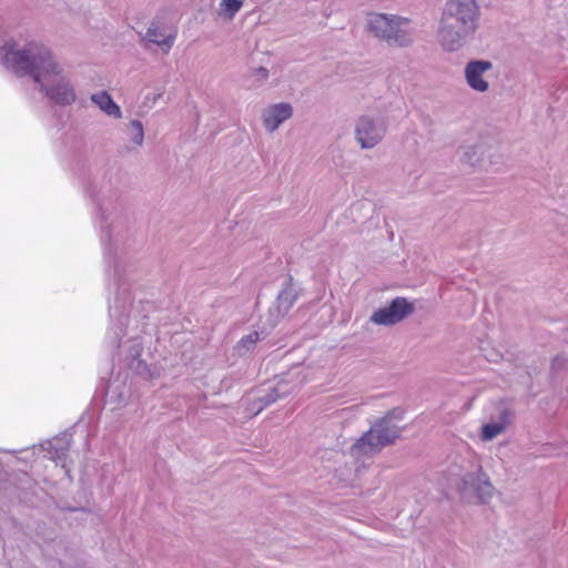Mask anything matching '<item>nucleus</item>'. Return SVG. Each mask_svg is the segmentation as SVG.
Segmentation results:
<instances>
[{
  "mask_svg": "<svg viewBox=\"0 0 568 568\" xmlns=\"http://www.w3.org/2000/svg\"><path fill=\"white\" fill-rule=\"evenodd\" d=\"M559 359H560V357H559V356L555 357V359H554V365H555Z\"/></svg>",
  "mask_w": 568,
  "mask_h": 568,
  "instance_id": "b1692460",
  "label": "nucleus"
},
{
  "mask_svg": "<svg viewBox=\"0 0 568 568\" xmlns=\"http://www.w3.org/2000/svg\"><path fill=\"white\" fill-rule=\"evenodd\" d=\"M513 416L514 413L510 409H501L499 412V417L497 422H490L483 425L480 433L481 439L491 440L496 436L501 434L505 430L506 426L510 423Z\"/></svg>",
  "mask_w": 568,
  "mask_h": 568,
  "instance_id": "ddd939ff",
  "label": "nucleus"
},
{
  "mask_svg": "<svg viewBox=\"0 0 568 568\" xmlns=\"http://www.w3.org/2000/svg\"><path fill=\"white\" fill-rule=\"evenodd\" d=\"M128 130H129V134H130V140L135 145H139V146L142 145L143 140H144V129H143L142 122L139 120H132L129 123Z\"/></svg>",
  "mask_w": 568,
  "mask_h": 568,
  "instance_id": "dca6fc26",
  "label": "nucleus"
},
{
  "mask_svg": "<svg viewBox=\"0 0 568 568\" xmlns=\"http://www.w3.org/2000/svg\"><path fill=\"white\" fill-rule=\"evenodd\" d=\"M101 242L105 263V280L109 305V325L104 338V348L124 368L144 378L153 379L160 375L159 368L142 357L144 335L151 336L148 322L152 305L139 301L133 304L131 290L134 282V264L129 254V227L125 219L109 212L104 204L99 205ZM102 395L104 406L115 410L125 406L131 396L129 373H111L109 381H101L95 396Z\"/></svg>",
  "mask_w": 568,
  "mask_h": 568,
  "instance_id": "f257e3e1",
  "label": "nucleus"
},
{
  "mask_svg": "<svg viewBox=\"0 0 568 568\" xmlns=\"http://www.w3.org/2000/svg\"><path fill=\"white\" fill-rule=\"evenodd\" d=\"M260 341V333L258 332H252L245 336H243L239 344H237V347L240 351H245V352H250L254 348L255 344Z\"/></svg>",
  "mask_w": 568,
  "mask_h": 568,
  "instance_id": "6ab92c4d",
  "label": "nucleus"
},
{
  "mask_svg": "<svg viewBox=\"0 0 568 568\" xmlns=\"http://www.w3.org/2000/svg\"><path fill=\"white\" fill-rule=\"evenodd\" d=\"M254 75L258 79H266L268 75V70L266 68L260 67L254 70Z\"/></svg>",
  "mask_w": 568,
  "mask_h": 568,
  "instance_id": "412c9836",
  "label": "nucleus"
},
{
  "mask_svg": "<svg viewBox=\"0 0 568 568\" xmlns=\"http://www.w3.org/2000/svg\"><path fill=\"white\" fill-rule=\"evenodd\" d=\"M462 494L474 493L479 503L486 504L494 494V487L485 474H467L462 481Z\"/></svg>",
  "mask_w": 568,
  "mask_h": 568,
  "instance_id": "1a4fd4ad",
  "label": "nucleus"
},
{
  "mask_svg": "<svg viewBox=\"0 0 568 568\" xmlns=\"http://www.w3.org/2000/svg\"><path fill=\"white\" fill-rule=\"evenodd\" d=\"M297 296L298 291L295 284H293L292 278L286 280L283 288L277 294L274 305L268 311L270 324L272 326H275L288 313Z\"/></svg>",
  "mask_w": 568,
  "mask_h": 568,
  "instance_id": "6e6552de",
  "label": "nucleus"
},
{
  "mask_svg": "<svg viewBox=\"0 0 568 568\" xmlns=\"http://www.w3.org/2000/svg\"><path fill=\"white\" fill-rule=\"evenodd\" d=\"M91 101L106 115L114 119L122 118L121 108L108 91H100L91 95Z\"/></svg>",
  "mask_w": 568,
  "mask_h": 568,
  "instance_id": "4468645a",
  "label": "nucleus"
},
{
  "mask_svg": "<svg viewBox=\"0 0 568 568\" xmlns=\"http://www.w3.org/2000/svg\"><path fill=\"white\" fill-rule=\"evenodd\" d=\"M242 0H222L220 7L224 17L232 19L242 8Z\"/></svg>",
  "mask_w": 568,
  "mask_h": 568,
  "instance_id": "a211bd4d",
  "label": "nucleus"
},
{
  "mask_svg": "<svg viewBox=\"0 0 568 568\" xmlns=\"http://www.w3.org/2000/svg\"><path fill=\"white\" fill-rule=\"evenodd\" d=\"M4 64L19 75L30 74L53 102L69 103L68 80L50 52L43 47L30 44L24 50L9 48L4 54Z\"/></svg>",
  "mask_w": 568,
  "mask_h": 568,
  "instance_id": "f03ea898",
  "label": "nucleus"
},
{
  "mask_svg": "<svg viewBox=\"0 0 568 568\" xmlns=\"http://www.w3.org/2000/svg\"><path fill=\"white\" fill-rule=\"evenodd\" d=\"M483 156V148L480 145L468 146L462 158V161L470 166H475Z\"/></svg>",
  "mask_w": 568,
  "mask_h": 568,
  "instance_id": "f3484780",
  "label": "nucleus"
},
{
  "mask_svg": "<svg viewBox=\"0 0 568 568\" xmlns=\"http://www.w3.org/2000/svg\"><path fill=\"white\" fill-rule=\"evenodd\" d=\"M480 10L476 0H448L438 27V41L448 52L460 50L478 29Z\"/></svg>",
  "mask_w": 568,
  "mask_h": 568,
  "instance_id": "7ed1b4c3",
  "label": "nucleus"
},
{
  "mask_svg": "<svg viewBox=\"0 0 568 568\" xmlns=\"http://www.w3.org/2000/svg\"><path fill=\"white\" fill-rule=\"evenodd\" d=\"M493 67L487 60H470L465 67V79L467 84L477 92H486L489 88L484 79V73Z\"/></svg>",
  "mask_w": 568,
  "mask_h": 568,
  "instance_id": "9d476101",
  "label": "nucleus"
},
{
  "mask_svg": "<svg viewBox=\"0 0 568 568\" xmlns=\"http://www.w3.org/2000/svg\"><path fill=\"white\" fill-rule=\"evenodd\" d=\"M293 109L291 104L281 102L271 105L263 113V123L267 131L274 132L278 126L292 116Z\"/></svg>",
  "mask_w": 568,
  "mask_h": 568,
  "instance_id": "9b49d317",
  "label": "nucleus"
},
{
  "mask_svg": "<svg viewBox=\"0 0 568 568\" xmlns=\"http://www.w3.org/2000/svg\"><path fill=\"white\" fill-rule=\"evenodd\" d=\"M90 467H91L90 465L84 466V470H83L84 476H90Z\"/></svg>",
  "mask_w": 568,
  "mask_h": 568,
  "instance_id": "4be33fe9",
  "label": "nucleus"
},
{
  "mask_svg": "<svg viewBox=\"0 0 568 568\" xmlns=\"http://www.w3.org/2000/svg\"><path fill=\"white\" fill-rule=\"evenodd\" d=\"M292 388L280 381L275 386L270 387L267 394L260 395L252 404V408L256 409V414L275 403L280 398L287 396Z\"/></svg>",
  "mask_w": 568,
  "mask_h": 568,
  "instance_id": "f8f14e48",
  "label": "nucleus"
},
{
  "mask_svg": "<svg viewBox=\"0 0 568 568\" xmlns=\"http://www.w3.org/2000/svg\"><path fill=\"white\" fill-rule=\"evenodd\" d=\"M403 410L394 408L376 420L351 447L354 457L372 455L393 444L399 437L402 427L397 422L403 419Z\"/></svg>",
  "mask_w": 568,
  "mask_h": 568,
  "instance_id": "20e7f679",
  "label": "nucleus"
},
{
  "mask_svg": "<svg viewBox=\"0 0 568 568\" xmlns=\"http://www.w3.org/2000/svg\"><path fill=\"white\" fill-rule=\"evenodd\" d=\"M386 125L379 119L362 115L355 124V138L362 149H373L384 138Z\"/></svg>",
  "mask_w": 568,
  "mask_h": 568,
  "instance_id": "423d86ee",
  "label": "nucleus"
},
{
  "mask_svg": "<svg viewBox=\"0 0 568 568\" xmlns=\"http://www.w3.org/2000/svg\"><path fill=\"white\" fill-rule=\"evenodd\" d=\"M368 30L390 47L406 48L415 41L416 28L408 18L371 13L367 18Z\"/></svg>",
  "mask_w": 568,
  "mask_h": 568,
  "instance_id": "39448f33",
  "label": "nucleus"
},
{
  "mask_svg": "<svg viewBox=\"0 0 568 568\" xmlns=\"http://www.w3.org/2000/svg\"><path fill=\"white\" fill-rule=\"evenodd\" d=\"M80 427V424L77 423V424H73V433Z\"/></svg>",
  "mask_w": 568,
  "mask_h": 568,
  "instance_id": "5701e85b",
  "label": "nucleus"
},
{
  "mask_svg": "<svg viewBox=\"0 0 568 568\" xmlns=\"http://www.w3.org/2000/svg\"><path fill=\"white\" fill-rule=\"evenodd\" d=\"M144 40L146 42H151L156 45H163L170 49L173 45L174 37H165L161 31L160 27L158 26V23L152 22L145 32Z\"/></svg>",
  "mask_w": 568,
  "mask_h": 568,
  "instance_id": "2eb2a0df",
  "label": "nucleus"
},
{
  "mask_svg": "<svg viewBox=\"0 0 568 568\" xmlns=\"http://www.w3.org/2000/svg\"><path fill=\"white\" fill-rule=\"evenodd\" d=\"M110 468H111V466L108 465V464H104L99 469L95 467V465H92V469L94 471H99L100 473V479H101L102 483L106 481V475L110 471Z\"/></svg>",
  "mask_w": 568,
  "mask_h": 568,
  "instance_id": "aec40b11",
  "label": "nucleus"
},
{
  "mask_svg": "<svg viewBox=\"0 0 568 568\" xmlns=\"http://www.w3.org/2000/svg\"><path fill=\"white\" fill-rule=\"evenodd\" d=\"M414 312V305L405 297H395L385 307L376 310L371 321L377 325H394L402 322Z\"/></svg>",
  "mask_w": 568,
  "mask_h": 568,
  "instance_id": "0eeeda50",
  "label": "nucleus"
}]
</instances>
